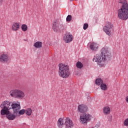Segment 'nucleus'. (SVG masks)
Segmentation results:
<instances>
[{
  "label": "nucleus",
  "mask_w": 128,
  "mask_h": 128,
  "mask_svg": "<svg viewBox=\"0 0 128 128\" xmlns=\"http://www.w3.org/2000/svg\"><path fill=\"white\" fill-rule=\"evenodd\" d=\"M25 112H26V114H27V116H30L32 114V108H28L26 110H25Z\"/></svg>",
  "instance_id": "5701e85b"
},
{
  "label": "nucleus",
  "mask_w": 128,
  "mask_h": 128,
  "mask_svg": "<svg viewBox=\"0 0 128 128\" xmlns=\"http://www.w3.org/2000/svg\"><path fill=\"white\" fill-rule=\"evenodd\" d=\"M64 124V119L62 118H60L58 121V126L60 128H62Z\"/></svg>",
  "instance_id": "2eb2a0df"
},
{
  "label": "nucleus",
  "mask_w": 128,
  "mask_h": 128,
  "mask_svg": "<svg viewBox=\"0 0 128 128\" xmlns=\"http://www.w3.org/2000/svg\"><path fill=\"white\" fill-rule=\"evenodd\" d=\"M72 34H70V33L65 34L64 36V40L65 42H66V44H70V42H72Z\"/></svg>",
  "instance_id": "1a4fd4ad"
},
{
  "label": "nucleus",
  "mask_w": 128,
  "mask_h": 128,
  "mask_svg": "<svg viewBox=\"0 0 128 128\" xmlns=\"http://www.w3.org/2000/svg\"><path fill=\"white\" fill-rule=\"evenodd\" d=\"M78 110L80 114V122L81 124H88L92 120V116L88 114H86L88 110V106L84 104H80L78 106Z\"/></svg>",
  "instance_id": "f257e3e1"
},
{
  "label": "nucleus",
  "mask_w": 128,
  "mask_h": 128,
  "mask_svg": "<svg viewBox=\"0 0 128 128\" xmlns=\"http://www.w3.org/2000/svg\"><path fill=\"white\" fill-rule=\"evenodd\" d=\"M10 103L8 101H4L3 102L1 105V108H6V110H10L12 108V105L10 106Z\"/></svg>",
  "instance_id": "9d476101"
},
{
  "label": "nucleus",
  "mask_w": 128,
  "mask_h": 128,
  "mask_svg": "<svg viewBox=\"0 0 128 128\" xmlns=\"http://www.w3.org/2000/svg\"><path fill=\"white\" fill-rule=\"evenodd\" d=\"M88 28V24H84V26H83V28L84 30H86V28Z\"/></svg>",
  "instance_id": "cd10ccee"
},
{
  "label": "nucleus",
  "mask_w": 128,
  "mask_h": 128,
  "mask_svg": "<svg viewBox=\"0 0 128 128\" xmlns=\"http://www.w3.org/2000/svg\"><path fill=\"white\" fill-rule=\"evenodd\" d=\"M110 118H109V119H108V121H109V122H112V116H110Z\"/></svg>",
  "instance_id": "c85d7f7f"
},
{
  "label": "nucleus",
  "mask_w": 128,
  "mask_h": 128,
  "mask_svg": "<svg viewBox=\"0 0 128 128\" xmlns=\"http://www.w3.org/2000/svg\"><path fill=\"white\" fill-rule=\"evenodd\" d=\"M76 66L78 68H84V64L82 62H78L76 64Z\"/></svg>",
  "instance_id": "412c9836"
},
{
  "label": "nucleus",
  "mask_w": 128,
  "mask_h": 128,
  "mask_svg": "<svg viewBox=\"0 0 128 128\" xmlns=\"http://www.w3.org/2000/svg\"><path fill=\"white\" fill-rule=\"evenodd\" d=\"M10 94L12 98L18 100H22L26 96L24 92L20 89L12 90L10 92Z\"/></svg>",
  "instance_id": "39448f33"
},
{
  "label": "nucleus",
  "mask_w": 128,
  "mask_h": 128,
  "mask_svg": "<svg viewBox=\"0 0 128 128\" xmlns=\"http://www.w3.org/2000/svg\"><path fill=\"white\" fill-rule=\"evenodd\" d=\"M110 112V109L108 106H106L104 108V113L105 114H108Z\"/></svg>",
  "instance_id": "6ab92c4d"
},
{
  "label": "nucleus",
  "mask_w": 128,
  "mask_h": 128,
  "mask_svg": "<svg viewBox=\"0 0 128 128\" xmlns=\"http://www.w3.org/2000/svg\"><path fill=\"white\" fill-rule=\"evenodd\" d=\"M16 114L14 113L12 114L9 111L6 114V118L8 120H15L16 118Z\"/></svg>",
  "instance_id": "9b49d317"
},
{
  "label": "nucleus",
  "mask_w": 128,
  "mask_h": 128,
  "mask_svg": "<svg viewBox=\"0 0 128 128\" xmlns=\"http://www.w3.org/2000/svg\"><path fill=\"white\" fill-rule=\"evenodd\" d=\"M64 125L66 128H72L74 126V122L68 118H66L64 119Z\"/></svg>",
  "instance_id": "6e6552de"
},
{
  "label": "nucleus",
  "mask_w": 128,
  "mask_h": 128,
  "mask_svg": "<svg viewBox=\"0 0 128 128\" xmlns=\"http://www.w3.org/2000/svg\"><path fill=\"white\" fill-rule=\"evenodd\" d=\"M34 46L36 48H40L42 46V42H37L34 44Z\"/></svg>",
  "instance_id": "f3484780"
},
{
  "label": "nucleus",
  "mask_w": 128,
  "mask_h": 128,
  "mask_svg": "<svg viewBox=\"0 0 128 128\" xmlns=\"http://www.w3.org/2000/svg\"><path fill=\"white\" fill-rule=\"evenodd\" d=\"M126 102L128 103V96L126 97Z\"/></svg>",
  "instance_id": "c756f323"
},
{
  "label": "nucleus",
  "mask_w": 128,
  "mask_h": 128,
  "mask_svg": "<svg viewBox=\"0 0 128 128\" xmlns=\"http://www.w3.org/2000/svg\"><path fill=\"white\" fill-rule=\"evenodd\" d=\"M26 112V110L24 109H22L21 110H18V114L22 115L24 114V113Z\"/></svg>",
  "instance_id": "393cba45"
},
{
  "label": "nucleus",
  "mask_w": 128,
  "mask_h": 128,
  "mask_svg": "<svg viewBox=\"0 0 128 128\" xmlns=\"http://www.w3.org/2000/svg\"><path fill=\"white\" fill-rule=\"evenodd\" d=\"M22 30L23 32H26L28 30V26L26 24H22Z\"/></svg>",
  "instance_id": "b1692460"
},
{
  "label": "nucleus",
  "mask_w": 128,
  "mask_h": 128,
  "mask_svg": "<svg viewBox=\"0 0 128 128\" xmlns=\"http://www.w3.org/2000/svg\"><path fill=\"white\" fill-rule=\"evenodd\" d=\"M118 4H121L120 9L118 10V18L120 20H126L128 18V4L126 0H120Z\"/></svg>",
  "instance_id": "f03ea898"
},
{
  "label": "nucleus",
  "mask_w": 128,
  "mask_h": 128,
  "mask_svg": "<svg viewBox=\"0 0 128 128\" xmlns=\"http://www.w3.org/2000/svg\"><path fill=\"white\" fill-rule=\"evenodd\" d=\"M110 58V54L108 52V50L106 48H102L101 50V55L96 54L94 56L93 58V62H102V61L104 62V60H108Z\"/></svg>",
  "instance_id": "7ed1b4c3"
},
{
  "label": "nucleus",
  "mask_w": 128,
  "mask_h": 128,
  "mask_svg": "<svg viewBox=\"0 0 128 128\" xmlns=\"http://www.w3.org/2000/svg\"><path fill=\"white\" fill-rule=\"evenodd\" d=\"M56 24H58V20H55L52 23V28L54 32H58V30H62L64 28V26H62L58 28V26L56 25Z\"/></svg>",
  "instance_id": "f8f14e48"
},
{
  "label": "nucleus",
  "mask_w": 128,
  "mask_h": 128,
  "mask_svg": "<svg viewBox=\"0 0 128 128\" xmlns=\"http://www.w3.org/2000/svg\"><path fill=\"white\" fill-rule=\"evenodd\" d=\"M58 74L62 78H66L70 76V67L68 65L60 64H58Z\"/></svg>",
  "instance_id": "20e7f679"
},
{
  "label": "nucleus",
  "mask_w": 128,
  "mask_h": 128,
  "mask_svg": "<svg viewBox=\"0 0 128 128\" xmlns=\"http://www.w3.org/2000/svg\"><path fill=\"white\" fill-rule=\"evenodd\" d=\"M11 108L13 110L14 114H18V110H20V102H18L17 103L12 102L11 104Z\"/></svg>",
  "instance_id": "0eeeda50"
},
{
  "label": "nucleus",
  "mask_w": 128,
  "mask_h": 128,
  "mask_svg": "<svg viewBox=\"0 0 128 128\" xmlns=\"http://www.w3.org/2000/svg\"><path fill=\"white\" fill-rule=\"evenodd\" d=\"M95 84H97V86H100L102 84V80L100 78H96L95 81Z\"/></svg>",
  "instance_id": "aec40b11"
},
{
  "label": "nucleus",
  "mask_w": 128,
  "mask_h": 128,
  "mask_svg": "<svg viewBox=\"0 0 128 128\" xmlns=\"http://www.w3.org/2000/svg\"><path fill=\"white\" fill-rule=\"evenodd\" d=\"M2 2H4V0H0V4H2Z\"/></svg>",
  "instance_id": "7c9ffc66"
},
{
  "label": "nucleus",
  "mask_w": 128,
  "mask_h": 128,
  "mask_svg": "<svg viewBox=\"0 0 128 128\" xmlns=\"http://www.w3.org/2000/svg\"><path fill=\"white\" fill-rule=\"evenodd\" d=\"M66 20L67 22H70V20H72V16L70 15H68Z\"/></svg>",
  "instance_id": "a878e982"
},
{
  "label": "nucleus",
  "mask_w": 128,
  "mask_h": 128,
  "mask_svg": "<svg viewBox=\"0 0 128 128\" xmlns=\"http://www.w3.org/2000/svg\"><path fill=\"white\" fill-rule=\"evenodd\" d=\"M2 109L0 110L1 116H6L8 114V113L10 112V110L6 109L4 108H2Z\"/></svg>",
  "instance_id": "dca6fc26"
},
{
  "label": "nucleus",
  "mask_w": 128,
  "mask_h": 128,
  "mask_svg": "<svg viewBox=\"0 0 128 128\" xmlns=\"http://www.w3.org/2000/svg\"><path fill=\"white\" fill-rule=\"evenodd\" d=\"M100 88L102 90H108V86H106V84L103 83H102V84L100 86Z\"/></svg>",
  "instance_id": "4be33fe9"
},
{
  "label": "nucleus",
  "mask_w": 128,
  "mask_h": 128,
  "mask_svg": "<svg viewBox=\"0 0 128 128\" xmlns=\"http://www.w3.org/2000/svg\"><path fill=\"white\" fill-rule=\"evenodd\" d=\"M114 28V26L112 24H110V22H107L106 26L103 28V30L108 34V36H110L112 34L110 32Z\"/></svg>",
  "instance_id": "423d86ee"
},
{
  "label": "nucleus",
  "mask_w": 128,
  "mask_h": 128,
  "mask_svg": "<svg viewBox=\"0 0 128 128\" xmlns=\"http://www.w3.org/2000/svg\"><path fill=\"white\" fill-rule=\"evenodd\" d=\"M90 48L92 50L96 52V50H98V44L95 42H92L90 44Z\"/></svg>",
  "instance_id": "4468645a"
},
{
  "label": "nucleus",
  "mask_w": 128,
  "mask_h": 128,
  "mask_svg": "<svg viewBox=\"0 0 128 128\" xmlns=\"http://www.w3.org/2000/svg\"><path fill=\"white\" fill-rule=\"evenodd\" d=\"M20 28V24L18 23H14L12 26V30L16 31Z\"/></svg>",
  "instance_id": "a211bd4d"
},
{
  "label": "nucleus",
  "mask_w": 128,
  "mask_h": 128,
  "mask_svg": "<svg viewBox=\"0 0 128 128\" xmlns=\"http://www.w3.org/2000/svg\"><path fill=\"white\" fill-rule=\"evenodd\" d=\"M0 61L2 62H8V55L2 54L0 56Z\"/></svg>",
  "instance_id": "ddd939ff"
},
{
  "label": "nucleus",
  "mask_w": 128,
  "mask_h": 128,
  "mask_svg": "<svg viewBox=\"0 0 128 128\" xmlns=\"http://www.w3.org/2000/svg\"><path fill=\"white\" fill-rule=\"evenodd\" d=\"M124 126H128V118L124 120Z\"/></svg>",
  "instance_id": "bb28decb"
}]
</instances>
